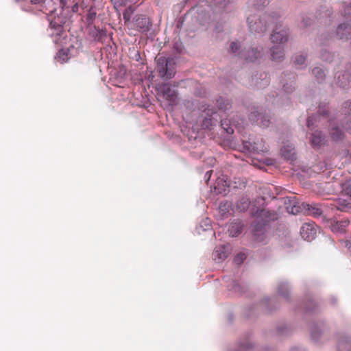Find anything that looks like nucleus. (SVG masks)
Masks as SVG:
<instances>
[{
	"label": "nucleus",
	"mask_w": 351,
	"mask_h": 351,
	"mask_svg": "<svg viewBox=\"0 0 351 351\" xmlns=\"http://www.w3.org/2000/svg\"><path fill=\"white\" fill-rule=\"evenodd\" d=\"M252 217L254 218L251 228L254 240L261 243L265 241L267 235L265 234L266 223L275 220L278 215L275 212H270L263 208H252L251 210Z\"/></svg>",
	"instance_id": "f257e3e1"
},
{
	"label": "nucleus",
	"mask_w": 351,
	"mask_h": 351,
	"mask_svg": "<svg viewBox=\"0 0 351 351\" xmlns=\"http://www.w3.org/2000/svg\"><path fill=\"white\" fill-rule=\"evenodd\" d=\"M176 62L173 58L159 57L156 58V70L160 77L169 80L174 76Z\"/></svg>",
	"instance_id": "f03ea898"
},
{
	"label": "nucleus",
	"mask_w": 351,
	"mask_h": 351,
	"mask_svg": "<svg viewBox=\"0 0 351 351\" xmlns=\"http://www.w3.org/2000/svg\"><path fill=\"white\" fill-rule=\"evenodd\" d=\"M247 21L252 32L261 34L267 29V23L265 21V18L263 19L260 15H250L247 18Z\"/></svg>",
	"instance_id": "7ed1b4c3"
},
{
	"label": "nucleus",
	"mask_w": 351,
	"mask_h": 351,
	"mask_svg": "<svg viewBox=\"0 0 351 351\" xmlns=\"http://www.w3.org/2000/svg\"><path fill=\"white\" fill-rule=\"evenodd\" d=\"M288 30L281 25L277 26L271 35V41L273 44L282 45L288 41Z\"/></svg>",
	"instance_id": "20e7f679"
},
{
	"label": "nucleus",
	"mask_w": 351,
	"mask_h": 351,
	"mask_svg": "<svg viewBox=\"0 0 351 351\" xmlns=\"http://www.w3.org/2000/svg\"><path fill=\"white\" fill-rule=\"evenodd\" d=\"M157 90L158 94L171 102H176L177 99V92L168 84L158 85Z\"/></svg>",
	"instance_id": "39448f33"
},
{
	"label": "nucleus",
	"mask_w": 351,
	"mask_h": 351,
	"mask_svg": "<svg viewBox=\"0 0 351 351\" xmlns=\"http://www.w3.org/2000/svg\"><path fill=\"white\" fill-rule=\"evenodd\" d=\"M317 233L314 223H305L300 228V234L302 237L308 241H312Z\"/></svg>",
	"instance_id": "423d86ee"
},
{
	"label": "nucleus",
	"mask_w": 351,
	"mask_h": 351,
	"mask_svg": "<svg viewBox=\"0 0 351 351\" xmlns=\"http://www.w3.org/2000/svg\"><path fill=\"white\" fill-rule=\"evenodd\" d=\"M285 204L287 212L293 215H296L303 210L302 205H299L295 197H285Z\"/></svg>",
	"instance_id": "0eeeda50"
},
{
	"label": "nucleus",
	"mask_w": 351,
	"mask_h": 351,
	"mask_svg": "<svg viewBox=\"0 0 351 351\" xmlns=\"http://www.w3.org/2000/svg\"><path fill=\"white\" fill-rule=\"evenodd\" d=\"M133 25L136 27L138 31L146 32L149 31L152 25L149 18L145 15H139L136 16L133 22Z\"/></svg>",
	"instance_id": "6e6552de"
},
{
	"label": "nucleus",
	"mask_w": 351,
	"mask_h": 351,
	"mask_svg": "<svg viewBox=\"0 0 351 351\" xmlns=\"http://www.w3.org/2000/svg\"><path fill=\"white\" fill-rule=\"evenodd\" d=\"M245 147L250 152L263 153L267 152V147L262 140L245 142Z\"/></svg>",
	"instance_id": "1a4fd4ad"
},
{
	"label": "nucleus",
	"mask_w": 351,
	"mask_h": 351,
	"mask_svg": "<svg viewBox=\"0 0 351 351\" xmlns=\"http://www.w3.org/2000/svg\"><path fill=\"white\" fill-rule=\"evenodd\" d=\"M65 22H63L60 16L55 19L50 23V29L51 30V36H62L64 28L63 25Z\"/></svg>",
	"instance_id": "9d476101"
},
{
	"label": "nucleus",
	"mask_w": 351,
	"mask_h": 351,
	"mask_svg": "<svg viewBox=\"0 0 351 351\" xmlns=\"http://www.w3.org/2000/svg\"><path fill=\"white\" fill-rule=\"evenodd\" d=\"M336 37L341 40H348L351 36V27L346 23L340 24L336 30Z\"/></svg>",
	"instance_id": "9b49d317"
},
{
	"label": "nucleus",
	"mask_w": 351,
	"mask_h": 351,
	"mask_svg": "<svg viewBox=\"0 0 351 351\" xmlns=\"http://www.w3.org/2000/svg\"><path fill=\"white\" fill-rule=\"evenodd\" d=\"M282 156L287 160L293 161L295 159V147L292 143L283 145L281 149Z\"/></svg>",
	"instance_id": "f8f14e48"
},
{
	"label": "nucleus",
	"mask_w": 351,
	"mask_h": 351,
	"mask_svg": "<svg viewBox=\"0 0 351 351\" xmlns=\"http://www.w3.org/2000/svg\"><path fill=\"white\" fill-rule=\"evenodd\" d=\"M337 351H351V337L348 335L341 336L337 344Z\"/></svg>",
	"instance_id": "ddd939ff"
},
{
	"label": "nucleus",
	"mask_w": 351,
	"mask_h": 351,
	"mask_svg": "<svg viewBox=\"0 0 351 351\" xmlns=\"http://www.w3.org/2000/svg\"><path fill=\"white\" fill-rule=\"evenodd\" d=\"M228 246H220L217 247L213 252L214 259L218 262L223 261L229 255Z\"/></svg>",
	"instance_id": "4468645a"
},
{
	"label": "nucleus",
	"mask_w": 351,
	"mask_h": 351,
	"mask_svg": "<svg viewBox=\"0 0 351 351\" xmlns=\"http://www.w3.org/2000/svg\"><path fill=\"white\" fill-rule=\"evenodd\" d=\"M242 57L246 60L253 62L261 56V51L254 47L248 49L247 51H242Z\"/></svg>",
	"instance_id": "2eb2a0df"
},
{
	"label": "nucleus",
	"mask_w": 351,
	"mask_h": 351,
	"mask_svg": "<svg viewBox=\"0 0 351 351\" xmlns=\"http://www.w3.org/2000/svg\"><path fill=\"white\" fill-rule=\"evenodd\" d=\"M302 206L303 210L307 212L309 215L318 217L322 215V210L315 204H308L302 203Z\"/></svg>",
	"instance_id": "dca6fc26"
},
{
	"label": "nucleus",
	"mask_w": 351,
	"mask_h": 351,
	"mask_svg": "<svg viewBox=\"0 0 351 351\" xmlns=\"http://www.w3.org/2000/svg\"><path fill=\"white\" fill-rule=\"evenodd\" d=\"M271 56L272 59L276 61H280L284 58V49L282 45L273 46L271 48Z\"/></svg>",
	"instance_id": "f3484780"
},
{
	"label": "nucleus",
	"mask_w": 351,
	"mask_h": 351,
	"mask_svg": "<svg viewBox=\"0 0 351 351\" xmlns=\"http://www.w3.org/2000/svg\"><path fill=\"white\" fill-rule=\"evenodd\" d=\"M89 35L94 40L101 41L103 38L106 37V32L103 29L93 27L90 29Z\"/></svg>",
	"instance_id": "a211bd4d"
},
{
	"label": "nucleus",
	"mask_w": 351,
	"mask_h": 351,
	"mask_svg": "<svg viewBox=\"0 0 351 351\" xmlns=\"http://www.w3.org/2000/svg\"><path fill=\"white\" fill-rule=\"evenodd\" d=\"M324 138L319 131H315L311 134V143L315 147H319L324 143Z\"/></svg>",
	"instance_id": "6ab92c4d"
},
{
	"label": "nucleus",
	"mask_w": 351,
	"mask_h": 351,
	"mask_svg": "<svg viewBox=\"0 0 351 351\" xmlns=\"http://www.w3.org/2000/svg\"><path fill=\"white\" fill-rule=\"evenodd\" d=\"M243 225L239 221L232 222L230 224L228 227V232L230 236L231 237H237L238 236L242 231Z\"/></svg>",
	"instance_id": "aec40b11"
},
{
	"label": "nucleus",
	"mask_w": 351,
	"mask_h": 351,
	"mask_svg": "<svg viewBox=\"0 0 351 351\" xmlns=\"http://www.w3.org/2000/svg\"><path fill=\"white\" fill-rule=\"evenodd\" d=\"M348 221H339L332 224V230L336 232H343L346 230V227L348 226Z\"/></svg>",
	"instance_id": "412c9836"
},
{
	"label": "nucleus",
	"mask_w": 351,
	"mask_h": 351,
	"mask_svg": "<svg viewBox=\"0 0 351 351\" xmlns=\"http://www.w3.org/2000/svg\"><path fill=\"white\" fill-rule=\"evenodd\" d=\"M250 204V201L249 198L246 197H243L241 198L237 203V208L239 211H245L246 210Z\"/></svg>",
	"instance_id": "4be33fe9"
},
{
	"label": "nucleus",
	"mask_w": 351,
	"mask_h": 351,
	"mask_svg": "<svg viewBox=\"0 0 351 351\" xmlns=\"http://www.w3.org/2000/svg\"><path fill=\"white\" fill-rule=\"evenodd\" d=\"M337 77L339 86L342 87H345L351 80L350 75L348 73H339Z\"/></svg>",
	"instance_id": "5701e85b"
},
{
	"label": "nucleus",
	"mask_w": 351,
	"mask_h": 351,
	"mask_svg": "<svg viewBox=\"0 0 351 351\" xmlns=\"http://www.w3.org/2000/svg\"><path fill=\"white\" fill-rule=\"evenodd\" d=\"M335 207L337 208V210H339L341 211H346L351 208V204L348 202L345 199H339L335 203Z\"/></svg>",
	"instance_id": "b1692460"
},
{
	"label": "nucleus",
	"mask_w": 351,
	"mask_h": 351,
	"mask_svg": "<svg viewBox=\"0 0 351 351\" xmlns=\"http://www.w3.org/2000/svg\"><path fill=\"white\" fill-rule=\"evenodd\" d=\"M69 50L68 49L59 50L56 56V59L60 61L61 63L65 62L69 59Z\"/></svg>",
	"instance_id": "393cba45"
},
{
	"label": "nucleus",
	"mask_w": 351,
	"mask_h": 351,
	"mask_svg": "<svg viewBox=\"0 0 351 351\" xmlns=\"http://www.w3.org/2000/svg\"><path fill=\"white\" fill-rule=\"evenodd\" d=\"M312 73L319 82L322 81L325 77V73L323 69L319 67L314 68Z\"/></svg>",
	"instance_id": "a878e982"
},
{
	"label": "nucleus",
	"mask_w": 351,
	"mask_h": 351,
	"mask_svg": "<svg viewBox=\"0 0 351 351\" xmlns=\"http://www.w3.org/2000/svg\"><path fill=\"white\" fill-rule=\"evenodd\" d=\"M278 292L285 298H288L289 288L287 284L285 282H281L278 286Z\"/></svg>",
	"instance_id": "bb28decb"
},
{
	"label": "nucleus",
	"mask_w": 351,
	"mask_h": 351,
	"mask_svg": "<svg viewBox=\"0 0 351 351\" xmlns=\"http://www.w3.org/2000/svg\"><path fill=\"white\" fill-rule=\"evenodd\" d=\"M330 134H331L332 138L335 141L341 139L343 136V133H342L341 130L338 128H332L331 130Z\"/></svg>",
	"instance_id": "cd10ccee"
},
{
	"label": "nucleus",
	"mask_w": 351,
	"mask_h": 351,
	"mask_svg": "<svg viewBox=\"0 0 351 351\" xmlns=\"http://www.w3.org/2000/svg\"><path fill=\"white\" fill-rule=\"evenodd\" d=\"M343 191L348 195L351 197V178L347 180L342 184Z\"/></svg>",
	"instance_id": "c85d7f7f"
},
{
	"label": "nucleus",
	"mask_w": 351,
	"mask_h": 351,
	"mask_svg": "<svg viewBox=\"0 0 351 351\" xmlns=\"http://www.w3.org/2000/svg\"><path fill=\"white\" fill-rule=\"evenodd\" d=\"M231 204L229 202H221L219 206V211L222 215H226L229 212V208Z\"/></svg>",
	"instance_id": "c756f323"
},
{
	"label": "nucleus",
	"mask_w": 351,
	"mask_h": 351,
	"mask_svg": "<svg viewBox=\"0 0 351 351\" xmlns=\"http://www.w3.org/2000/svg\"><path fill=\"white\" fill-rule=\"evenodd\" d=\"M323 330L319 328L315 327L311 330V337L315 340L317 341L320 336L322 335Z\"/></svg>",
	"instance_id": "7c9ffc66"
},
{
	"label": "nucleus",
	"mask_w": 351,
	"mask_h": 351,
	"mask_svg": "<svg viewBox=\"0 0 351 351\" xmlns=\"http://www.w3.org/2000/svg\"><path fill=\"white\" fill-rule=\"evenodd\" d=\"M133 12H134V10L131 7L127 8L124 11V12L123 14V19H124L125 23H130L131 16L133 14Z\"/></svg>",
	"instance_id": "2f4dec72"
},
{
	"label": "nucleus",
	"mask_w": 351,
	"mask_h": 351,
	"mask_svg": "<svg viewBox=\"0 0 351 351\" xmlns=\"http://www.w3.org/2000/svg\"><path fill=\"white\" fill-rule=\"evenodd\" d=\"M306 62V57L303 55H296L294 59V62L298 66H302Z\"/></svg>",
	"instance_id": "473e14b6"
},
{
	"label": "nucleus",
	"mask_w": 351,
	"mask_h": 351,
	"mask_svg": "<svg viewBox=\"0 0 351 351\" xmlns=\"http://www.w3.org/2000/svg\"><path fill=\"white\" fill-rule=\"evenodd\" d=\"M218 106L220 109L226 110L230 108V104L228 101H223V99H220L217 101Z\"/></svg>",
	"instance_id": "72a5a7b5"
},
{
	"label": "nucleus",
	"mask_w": 351,
	"mask_h": 351,
	"mask_svg": "<svg viewBox=\"0 0 351 351\" xmlns=\"http://www.w3.org/2000/svg\"><path fill=\"white\" fill-rule=\"evenodd\" d=\"M240 49V45L237 43H235V42H232L230 45V49H231V51L234 54V55H239L240 53L238 52L239 49Z\"/></svg>",
	"instance_id": "f704fd0d"
},
{
	"label": "nucleus",
	"mask_w": 351,
	"mask_h": 351,
	"mask_svg": "<svg viewBox=\"0 0 351 351\" xmlns=\"http://www.w3.org/2000/svg\"><path fill=\"white\" fill-rule=\"evenodd\" d=\"M221 126L226 131V132L228 134H232L234 132V130L232 128V127L228 126V123H226V121L221 122Z\"/></svg>",
	"instance_id": "c9c22d12"
},
{
	"label": "nucleus",
	"mask_w": 351,
	"mask_h": 351,
	"mask_svg": "<svg viewBox=\"0 0 351 351\" xmlns=\"http://www.w3.org/2000/svg\"><path fill=\"white\" fill-rule=\"evenodd\" d=\"M244 258H245V256H244V254H238V255L235 257V258H234V261H235V263H236L237 264L239 265V264H241V263L243 262V259H244Z\"/></svg>",
	"instance_id": "e433bc0d"
},
{
	"label": "nucleus",
	"mask_w": 351,
	"mask_h": 351,
	"mask_svg": "<svg viewBox=\"0 0 351 351\" xmlns=\"http://www.w3.org/2000/svg\"><path fill=\"white\" fill-rule=\"evenodd\" d=\"M344 14L345 16H347V18L351 17V4L345 8Z\"/></svg>",
	"instance_id": "4c0bfd02"
},
{
	"label": "nucleus",
	"mask_w": 351,
	"mask_h": 351,
	"mask_svg": "<svg viewBox=\"0 0 351 351\" xmlns=\"http://www.w3.org/2000/svg\"><path fill=\"white\" fill-rule=\"evenodd\" d=\"M261 125L263 127H267L268 125V123H269V120H266L265 119H263V117H261Z\"/></svg>",
	"instance_id": "58836bf2"
},
{
	"label": "nucleus",
	"mask_w": 351,
	"mask_h": 351,
	"mask_svg": "<svg viewBox=\"0 0 351 351\" xmlns=\"http://www.w3.org/2000/svg\"><path fill=\"white\" fill-rule=\"evenodd\" d=\"M314 120L313 117H309L307 119V127L310 128L311 125H313V121Z\"/></svg>",
	"instance_id": "ea45409f"
},
{
	"label": "nucleus",
	"mask_w": 351,
	"mask_h": 351,
	"mask_svg": "<svg viewBox=\"0 0 351 351\" xmlns=\"http://www.w3.org/2000/svg\"><path fill=\"white\" fill-rule=\"evenodd\" d=\"M29 1L32 4L36 5L41 3L43 1V0H29Z\"/></svg>",
	"instance_id": "a19ab883"
},
{
	"label": "nucleus",
	"mask_w": 351,
	"mask_h": 351,
	"mask_svg": "<svg viewBox=\"0 0 351 351\" xmlns=\"http://www.w3.org/2000/svg\"><path fill=\"white\" fill-rule=\"evenodd\" d=\"M345 127L346 130L351 132V125L350 123H347Z\"/></svg>",
	"instance_id": "79ce46f5"
},
{
	"label": "nucleus",
	"mask_w": 351,
	"mask_h": 351,
	"mask_svg": "<svg viewBox=\"0 0 351 351\" xmlns=\"http://www.w3.org/2000/svg\"><path fill=\"white\" fill-rule=\"evenodd\" d=\"M205 176L207 178V180H209L210 178V171H207L206 175H205Z\"/></svg>",
	"instance_id": "37998d69"
},
{
	"label": "nucleus",
	"mask_w": 351,
	"mask_h": 351,
	"mask_svg": "<svg viewBox=\"0 0 351 351\" xmlns=\"http://www.w3.org/2000/svg\"><path fill=\"white\" fill-rule=\"evenodd\" d=\"M210 121V119H205L204 121V125H207V123H208Z\"/></svg>",
	"instance_id": "c03bdc74"
},
{
	"label": "nucleus",
	"mask_w": 351,
	"mask_h": 351,
	"mask_svg": "<svg viewBox=\"0 0 351 351\" xmlns=\"http://www.w3.org/2000/svg\"><path fill=\"white\" fill-rule=\"evenodd\" d=\"M291 351H303V350H299L298 348H294L291 349Z\"/></svg>",
	"instance_id": "a18cd8bd"
},
{
	"label": "nucleus",
	"mask_w": 351,
	"mask_h": 351,
	"mask_svg": "<svg viewBox=\"0 0 351 351\" xmlns=\"http://www.w3.org/2000/svg\"><path fill=\"white\" fill-rule=\"evenodd\" d=\"M254 117H255V114H254V112H252L250 118L252 119H254V118H253Z\"/></svg>",
	"instance_id": "49530a36"
},
{
	"label": "nucleus",
	"mask_w": 351,
	"mask_h": 351,
	"mask_svg": "<svg viewBox=\"0 0 351 351\" xmlns=\"http://www.w3.org/2000/svg\"><path fill=\"white\" fill-rule=\"evenodd\" d=\"M77 8V5H75L73 7V11H75V9Z\"/></svg>",
	"instance_id": "de8ad7c7"
},
{
	"label": "nucleus",
	"mask_w": 351,
	"mask_h": 351,
	"mask_svg": "<svg viewBox=\"0 0 351 351\" xmlns=\"http://www.w3.org/2000/svg\"><path fill=\"white\" fill-rule=\"evenodd\" d=\"M349 106L350 107V110H351V102L349 104Z\"/></svg>",
	"instance_id": "09e8293b"
}]
</instances>
